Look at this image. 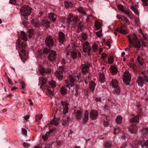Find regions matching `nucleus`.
<instances>
[{
    "label": "nucleus",
    "instance_id": "obj_1",
    "mask_svg": "<svg viewBox=\"0 0 148 148\" xmlns=\"http://www.w3.org/2000/svg\"><path fill=\"white\" fill-rule=\"evenodd\" d=\"M17 43L18 44L16 45V48L17 49V47H18L19 48L21 49V53L19 52V51H18V52L21 59L23 62H24L28 58L27 55L25 52L27 46V45L25 42L22 43L18 42Z\"/></svg>",
    "mask_w": 148,
    "mask_h": 148
},
{
    "label": "nucleus",
    "instance_id": "obj_2",
    "mask_svg": "<svg viewBox=\"0 0 148 148\" xmlns=\"http://www.w3.org/2000/svg\"><path fill=\"white\" fill-rule=\"evenodd\" d=\"M128 40L130 44L136 49L137 50H139L141 47V44L135 34L127 36Z\"/></svg>",
    "mask_w": 148,
    "mask_h": 148
},
{
    "label": "nucleus",
    "instance_id": "obj_3",
    "mask_svg": "<svg viewBox=\"0 0 148 148\" xmlns=\"http://www.w3.org/2000/svg\"><path fill=\"white\" fill-rule=\"evenodd\" d=\"M20 12L21 14V16H23L24 18L28 20V16H29L32 12V8L27 5H24L20 9Z\"/></svg>",
    "mask_w": 148,
    "mask_h": 148
},
{
    "label": "nucleus",
    "instance_id": "obj_4",
    "mask_svg": "<svg viewBox=\"0 0 148 148\" xmlns=\"http://www.w3.org/2000/svg\"><path fill=\"white\" fill-rule=\"evenodd\" d=\"M141 73L143 76L138 77L137 82L139 86L142 87L145 82L148 83V76L146 75L144 71L142 72Z\"/></svg>",
    "mask_w": 148,
    "mask_h": 148
},
{
    "label": "nucleus",
    "instance_id": "obj_5",
    "mask_svg": "<svg viewBox=\"0 0 148 148\" xmlns=\"http://www.w3.org/2000/svg\"><path fill=\"white\" fill-rule=\"evenodd\" d=\"M79 21V19L77 17L73 16L72 14H70L67 18V25H69L71 23L73 25V27H75L78 22Z\"/></svg>",
    "mask_w": 148,
    "mask_h": 148
},
{
    "label": "nucleus",
    "instance_id": "obj_6",
    "mask_svg": "<svg viewBox=\"0 0 148 148\" xmlns=\"http://www.w3.org/2000/svg\"><path fill=\"white\" fill-rule=\"evenodd\" d=\"M66 71L64 67L60 66L58 70L56 71L55 73V75L56 77L59 81H61L63 78V72Z\"/></svg>",
    "mask_w": 148,
    "mask_h": 148
},
{
    "label": "nucleus",
    "instance_id": "obj_7",
    "mask_svg": "<svg viewBox=\"0 0 148 148\" xmlns=\"http://www.w3.org/2000/svg\"><path fill=\"white\" fill-rule=\"evenodd\" d=\"M83 47L84 52V53L87 52L88 56H90L91 55V48L89 42L88 41L85 42L83 44Z\"/></svg>",
    "mask_w": 148,
    "mask_h": 148
},
{
    "label": "nucleus",
    "instance_id": "obj_8",
    "mask_svg": "<svg viewBox=\"0 0 148 148\" xmlns=\"http://www.w3.org/2000/svg\"><path fill=\"white\" fill-rule=\"evenodd\" d=\"M131 76L130 74L128 71L124 72L123 80L124 82L127 85H129L131 81Z\"/></svg>",
    "mask_w": 148,
    "mask_h": 148
},
{
    "label": "nucleus",
    "instance_id": "obj_9",
    "mask_svg": "<svg viewBox=\"0 0 148 148\" xmlns=\"http://www.w3.org/2000/svg\"><path fill=\"white\" fill-rule=\"evenodd\" d=\"M45 42L46 45L49 48L54 45V42L51 36H47L45 38Z\"/></svg>",
    "mask_w": 148,
    "mask_h": 148
},
{
    "label": "nucleus",
    "instance_id": "obj_10",
    "mask_svg": "<svg viewBox=\"0 0 148 148\" xmlns=\"http://www.w3.org/2000/svg\"><path fill=\"white\" fill-rule=\"evenodd\" d=\"M140 144L143 148H148V140H147L146 141L136 140L135 145L137 146Z\"/></svg>",
    "mask_w": 148,
    "mask_h": 148
},
{
    "label": "nucleus",
    "instance_id": "obj_11",
    "mask_svg": "<svg viewBox=\"0 0 148 148\" xmlns=\"http://www.w3.org/2000/svg\"><path fill=\"white\" fill-rule=\"evenodd\" d=\"M118 7L119 10L122 11L125 14L127 15L130 18L132 19V18L130 17L129 15L130 14V10L129 9H126V8H125L123 5L120 4L118 5Z\"/></svg>",
    "mask_w": 148,
    "mask_h": 148
},
{
    "label": "nucleus",
    "instance_id": "obj_12",
    "mask_svg": "<svg viewBox=\"0 0 148 148\" xmlns=\"http://www.w3.org/2000/svg\"><path fill=\"white\" fill-rule=\"evenodd\" d=\"M56 54L55 51L51 50L47 56L48 59L50 61H55L56 58Z\"/></svg>",
    "mask_w": 148,
    "mask_h": 148
},
{
    "label": "nucleus",
    "instance_id": "obj_13",
    "mask_svg": "<svg viewBox=\"0 0 148 148\" xmlns=\"http://www.w3.org/2000/svg\"><path fill=\"white\" fill-rule=\"evenodd\" d=\"M40 74L43 75H45L47 74H49L51 73V69L49 67L45 68L41 67L40 70Z\"/></svg>",
    "mask_w": 148,
    "mask_h": 148
},
{
    "label": "nucleus",
    "instance_id": "obj_14",
    "mask_svg": "<svg viewBox=\"0 0 148 148\" xmlns=\"http://www.w3.org/2000/svg\"><path fill=\"white\" fill-rule=\"evenodd\" d=\"M58 41L60 42L63 44L66 40L65 35L62 32L60 31L58 33Z\"/></svg>",
    "mask_w": 148,
    "mask_h": 148
},
{
    "label": "nucleus",
    "instance_id": "obj_15",
    "mask_svg": "<svg viewBox=\"0 0 148 148\" xmlns=\"http://www.w3.org/2000/svg\"><path fill=\"white\" fill-rule=\"evenodd\" d=\"M69 77L70 84L68 82H67V83L66 82L65 83L66 85V86L67 87H69L70 85L71 87H73L75 85V79L71 75H69Z\"/></svg>",
    "mask_w": 148,
    "mask_h": 148
},
{
    "label": "nucleus",
    "instance_id": "obj_16",
    "mask_svg": "<svg viewBox=\"0 0 148 148\" xmlns=\"http://www.w3.org/2000/svg\"><path fill=\"white\" fill-rule=\"evenodd\" d=\"M50 22L48 20L44 19H43L40 23V26L44 27V29H46L49 27L50 26Z\"/></svg>",
    "mask_w": 148,
    "mask_h": 148
},
{
    "label": "nucleus",
    "instance_id": "obj_17",
    "mask_svg": "<svg viewBox=\"0 0 148 148\" xmlns=\"http://www.w3.org/2000/svg\"><path fill=\"white\" fill-rule=\"evenodd\" d=\"M90 117L92 119H95L98 116L97 112L96 110H92L90 113Z\"/></svg>",
    "mask_w": 148,
    "mask_h": 148
},
{
    "label": "nucleus",
    "instance_id": "obj_18",
    "mask_svg": "<svg viewBox=\"0 0 148 148\" xmlns=\"http://www.w3.org/2000/svg\"><path fill=\"white\" fill-rule=\"evenodd\" d=\"M82 68L83 74L86 75L88 73V69L89 68L88 66L86 64H82Z\"/></svg>",
    "mask_w": 148,
    "mask_h": 148
},
{
    "label": "nucleus",
    "instance_id": "obj_19",
    "mask_svg": "<svg viewBox=\"0 0 148 148\" xmlns=\"http://www.w3.org/2000/svg\"><path fill=\"white\" fill-rule=\"evenodd\" d=\"M128 130L131 133H135L137 131L138 129L136 125H132L129 127Z\"/></svg>",
    "mask_w": 148,
    "mask_h": 148
},
{
    "label": "nucleus",
    "instance_id": "obj_20",
    "mask_svg": "<svg viewBox=\"0 0 148 148\" xmlns=\"http://www.w3.org/2000/svg\"><path fill=\"white\" fill-rule=\"evenodd\" d=\"M75 117L77 119H79L82 117V112L80 110H77L75 113Z\"/></svg>",
    "mask_w": 148,
    "mask_h": 148
},
{
    "label": "nucleus",
    "instance_id": "obj_21",
    "mask_svg": "<svg viewBox=\"0 0 148 148\" xmlns=\"http://www.w3.org/2000/svg\"><path fill=\"white\" fill-rule=\"evenodd\" d=\"M62 105L63 106V113L64 114H65L68 112L69 104L64 102V103H62Z\"/></svg>",
    "mask_w": 148,
    "mask_h": 148
},
{
    "label": "nucleus",
    "instance_id": "obj_22",
    "mask_svg": "<svg viewBox=\"0 0 148 148\" xmlns=\"http://www.w3.org/2000/svg\"><path fill=\"white\" fill-rule=\"evenodd\" d=\"M130 122L133 123H138L139 122L138 117L135 115L133 116L130 120Z\"/></svg>",
    "mask_w": 148,
    "mask_h": 148
},
{
    "label": "nucleus",
    "instance_id": "obj_23",
    "mask_svg": "<svg viewBox=\"0 0 148 148\" xmlns=\"http://www.w3.org/2000/svg\"><path fill=\"white\" fill-rule=\"evenodd\" d=\"M140 132L141 136L145 137L148 135V128L146 127L143 129Z\"/></svg>",
    "mask_w": 148,
    "mask_h": 148
},
{
    "label": "nucleus",
    "instance_id": "obj_24",
    "mask_svg": "<svg viewBox=\"0 0 148 148\" xmlns=\"http://www.w3.org/2000/svg\"><path fill=\"white\" fill-rule=\"evenodd\" d=\"M52 144L53 143L46 144L44 147H43L42 146H35L34 148H52Z\"/></svg>",
    "mask_w": 148,
    "mask_h": 148
},
{
    "label": "nucleus",
    "instance_id": "obj_25",
    "mask_svg": "<svg viewBox=\"0 0 148 148\" xmlns=\"http://www.w3.org/2000/svg\"><path fill=\"white\" fill-rule=\"evenodd\" d=\"M31 23L35 27H38L39 26H40V24L39 23V21L37 19H33L32 20Z\"/></svg>",
    "mask_w": 148,
    "mask_h": 148
},
{
    "label": "nucleus",
    "instance_id": "obj_26",
    "mask_svg": "<svg viewBox=\"0 0 148 148\" xmlns=\"http://www.w3.org/2000/svg\"><path fill=\"white\" fill-rule=\"evenodd\" d=\"M96 86V84L95 82L93 81H91L89 84V88L92 92H93L95 90V88Z\"/></svg>",
    "mask_w": 148,
    "mask_h": 148
},
{
    "label": "nucleus",
    "instance_id": "obj_27",
    "mask_svg": "<svg viewBox=\"0 0 148 148\" xmlns=\"http://www.w3.org/2000/svg\"><path fill=\"white\" fill-rule=\"evenodd\" d=\"M20 36L21 38L23 40L25 41H27V40L25 32L24 31H22L21 32Z\"/></svg>",
    "mask_w": 148,
    "mask_h": 148
},
{
    "label": "nucleus",
    "instance_id": "obj_28",
    "mask_svg": "<svg viewBox=\"0 0 148 148\" xmlns=\"http://www.w3.org/2000/svg\"><path fill=\"white\" fill-rule=\"evenodd\" d=\"M49 17L50 19L52 20L53 21L55 22L56 21V16L53 13H51L49 14Z\"/></svg>",
    "mask_w": 148,
    "mask_h": 148
},
{
    "label": "nucleus",
    "instance_id": "obj_29",
    "mask_svg": "<svg viewBox=\"0 0 148 148\" xmlns=\"http://www.w3.org/2000/svg\"><path fill=\"white\" fill-rule=\"evenodd\" d=\"M39 80L41 81L42 83L41 85V87H44L46 86V79L44 78L43 77L41 78H40Z\"/></svg>",
    "mask_w": 148,
    "mask_h": 148
},
{
    "label": "nucleus",
    "instance_id": "obj_30",
    "mask_svg": "<svg viewBox=\"0 0 148 148\" xmlns=\"http://www.w3.org/2000/svg\"><path fill=\"white\" fill-rule=\"evenodd\" d=\"M116 31L123 34H126L127 33V32L125 30L123 29L122 28H117Z\"/></svg>",
    "mask_w": 148,
    "mask_h": 148
},
{
    "label": "nucleus",
    "instance_id": "obj_31",
    "mask_svg": "<svg viewBox=\"0 0 148 148\" xmlns=\"http://www.w3.org/2000/svg\"><path fill=\"white\" fill-rule=\"evenodd\" d=\"M55 117V116H54L53 119L51 121L50 123L57 126L59 124L58 120V119H56Z\"/></svg>",
    "mask_w": 148,
    "mask_h": 148
},
{
    "label": "nucleus",
    "instance_id": "obj_32",
    "mask_svg": "<svg viewBox=\"0 0 148 148\" xmlns=\"http://www.w3.org/2000/svg\"><path fill=\"white\" fill-rule=\"evenodd\" d=\"M88 117V112L87 110L85 112L84 116L83 119V121L84 123L87 122Z\"/></svg>",
    "mask_w": 148,
    "mask_h": 148
},
{
    "label": "nucleus",
    "instance_id": "obj_33",
    "mask_svg": "<svg viewBox=\"0 0 148 148\" xmlns=\"http://www.w3.org/2000/svg\"><path fill=\"white\" fill-rule=\"evenodd\" d=\"M111 83L112 87L113 88L119 87L118 85V82L116 80H113L112 81Z\"/></svg>",
    "mask_w": 148,
    "mask_h": 148
},
{
    "label": "nucleus",
    "instance_id": "obj_34",
    "mask_svg": "<svg viewBox=\"0 0 148 148\" xmlns=\"http://www.w3.org/2000/svg\"><path fill=\"white\" fill-rule=\"evenodd\" d=\"M48 84L53 88H55L56 86V83L55 81L53 80L49 81Z\"/></svg>",
    "mask_w": 148,
    "mask_h": 148
},
{
    "label": "nucleus",
    "instance_id": "obj_35",
    "mask_svg": "<svg viewBox=\"0 0 148 148\" xmlns=\"http://www.w3.org/2000/svg\"><path fill=\"white\" fill-rule=\"evenodd\" d=\"M130 9H131L137 15H138L139 14V12L138 11V9L134 6H131Z\"/></svg>",
    "mask_w": 148,
    "mask_h": 148
},
{
    "label": "nucleus",
    "instance_id": "obj_36",
    "mask_svg": "<svg viewBox=\"0 0 148 148\" xmlns=\"http://www.w3.org/2000/svg\"><path fill=\"white\" fill-rule=\"evenodd\" d=\"M121 92V90L119 87L114 88L113 92L114 94L119 95Z\"/></svg>",
    "mask_w": 148,
    "mask_h": 148
},
{
    "label": "nucleus",
    "instance_id": "obj_37",
    "mask_svg": "<svg viewBox=\"0 0 148 148\" xmlns=\"http://www.w3.org/2000/svg\"><path fill=\"white\" fill-rule=\"evenodd\" d=\"M112 143L110 141L106 142L104 145V147L105 148H110L112 146Z\"/></svg>",
    "mask_w": 148,
    "mask_h": 148
},
{
    "label": "nucleus",
    "instance_id": "obj_38",
    "mask_svg": "<svg viewBox=\"0 0 148 148\" xmlns=\"http://www.w3.org/2000/svg\"><path fill=\"white\" fill-rule=\"evenodd\" d=\"M69 119L68 117H66L65 119L63 120V121L62 123V125L64 126H65L69 123Z\"/></svg>",
    "mask_w": 148,
    "mask_h": 148
},
{
    "label": "nucleus",
    "instance_id": "obj_39",
    "mask_svg": "<svg viewBox=\"0 0 148 148\" xmlns=\"http://www.w3.org/2000/svg\"><path fill=\"white\" fill-rule=\"evenodd\" d=\"M137 60L140 65H143L144 62L141 56H138L137 58Z\"/></svg>",
    "mask_w": 148,
    "mask_h": 148
},
{
    "label": "nucleus",
    "instance_id": "obj_40",
    "mask_svg": "<svg viewBox=\"0 0 148 148\" xmlns=\"http://www.w3.org/2000/svg\"><path fill=\"white\" fill-rule=\"evenodd\" d=\"M71 56L73 59H76L77 57V53L75 51H73L71 53Z\"/></svg>",
    "mask_w": 148,
    "mask_h": 148
},
{
    "label": "nucleus",
    "instance_id": "obj_41",
    "mask_svg": "<svg viewBox=\"0 0 148 148\" xmlns=\"http://www.w3.org/2000/svg\"><path fill=\"white\" fill-rule=\"evenodd\" d=\"M77 26L78 28L81 31V32L83 31V27L84 25L82 22H80L79 23V22H78L76 26Z\"/></svg>",
    "mask_w": 148,
    "mask_h": 148
},
{
    "label": "nucleus",
    "instance_id": "obj_42",
    "mask_svg": "<svg viewBox=\"0 0 148 148\" xmlns=\"http://www.w3.org/2000/svg\"><path fill=\"white\" fill-rule=\"evenodd\" d=\"M114 61V58L112 56H110L108 58V63L109 64H113Z\"/></svg>",
    "mask_w": 148,
    "mask_h": 148
},
{
    "label": "nucleus",
    "instance_id": "obj_43",
    "mask_svg": "<svg viewBox=\"0 0 148 148\" xmlns=\"http://www.w3.org/2000/svg\"><path fill=\"white\" fill-rule=\"evenodd\" d=\"M110 68H111V72L112 73L115 74L117 73L118 70L116 67L111 65Z\"/></svg>",
    "mask_w": 148,
    "mask_h": 148
},
{
    "label": "nucleus",
    "instance_id": "obj_44",
    "mask_svg": "<svg viewBox=\"0 0 148 148\" xmlns=\"http://www.w3.org/2000/svg\"><path fill=\"white\" fill-rule=\"evenodd\" d=\"M95 26L97 30L99 29L101 27V23L97 21H95Z\"/></svg>",
    "mask_w": 148,
    "mask_h": 148
},
{
    "label": "nucleus",
    "instance_id": "obj_45",
    "mask_svg": "<svg viewBox=\"0 0 148 148\" xmlns=\"http://www.w3.org/2000/svg\"><path fill=\"white\" fill-rule=\"evenodd\" d=\"M122 117L121 116H117L116 118V121L117 124L121 123L122 121Z\"/></svg>",
    "mask_w": 148,
    "mask_h": 148
},
{
    "label": "nucleus",
    "instance_id": "obj_46",
    "mask_svg": "<svg viewBox=\"0 0 148 148\" xmlns=\"http://www.w3.org/2000/svg\"><path fill=\"white\" fill-rule=\"evenodd\" d=\"M105 79L104 75L103 74L101 73L100 75L99 81L102 83H104Z\"/></svg>",
    "mask_w": 148,
    "mask_h": 148
},
{
    "label": "nucleus",
    "instance_id": "obj_47",
    "mask_svg": "<svg viewBox=\"0 0 148 148\" xmlns=\"http://www.w3.org/2000/svg\"><path fill=\"white\" fill-rule=\"evenodd\" d=\"M82 36V40L83 41H84L87 40V36L86 34L84 32H82L81 34Z\"/></svg>",
    "mask_w": 148,
    "mask_h": 148
},
{
    "label": "nucleus",
    "instance_id": "obj_48",
    "mask_svg": "<svg viewBox=\"0 0 148 148\" xmlns=\"http://www.w3.org/2000/svg\"><path fill=\"white\" fill-rule=\"evenodd\" d=\"M60 92L62 94L65 95L66 93V90L65 87H62L60 89Z\"/></svg>",
    "mask_w": 148,
    "mask_h": 148
},
{
    "label": "nucleus",
    "instance_id": "obj_49",
    "mask_svg": "<svg viewBox=\"0 0 148 148\" xmlns=\"http://www.w3.org/2000/svg\"><path fill=\"white\" fill-rule=\"evenodd\" d=\"M98 46L95 43H94L92 45V48L94 52H96L98 50Z\"/></svg>",
    "mask_w": 148,
    "mask_h": 148
},
{
    "label": "nucleus",
    "instance_id": "obj_50",
    "mask_svg": "<svg viewBox=\"0 0 148 148\" xmlns=\"http://www.w3.org/2000/svg\"><path fill=\"white\" fill-rule=\"evenodd\" d=\"M121 21L124 23H128L129 24H130V23L128 19L126 18L124 16L122 17Z\"/></svg>",
    "mask_w": 148,
    "mask_h": 148
},
{
    "label": "nucleus",
    "instance_id": "obj_51",
    "mask_svg": "<svg viewBox=\"0 0 148 148\" xmlns=\"http://www.w3.org/2000/svg\"><path fill=\"white\" fill-rule=\"evenodd\" d=\"M42 117V115L41 114L36 115V121L39 120Z\"/></svg>",
    "mask_w": 148,
    "mask_h": 148
},
{
    "label": "nucleus",
    "instance_id": "obj_52",
    "mask_svg": "<svg viewBox=\"0 0 148 148\" xmlns=\"http://www.w3.org/2000/svg\"><path fill=\"white\" fill-rule=\"evenodd\" d=\"M78 10L79 12L81 13L82 14H83L84 15L86 14V13L83 10V8L82 7H81L78 8Z\"/></svg>",
    "mask_w": 148,
    "mask_h": 148
},
{
    "label": "nucleus",
    "instance_id": "obj_53",
    "mask_svg": "<svg viewBox=\"0 0 148 148\" xmlns=\"http://www.w3.org/2000/svg\"><path fill=\"white\" fill-rule=\"evenodd\" d=\"M50 52V50L47 48H45L43 50V53L44 54H47Z\"/></svg>",
    "mask_w": 148,
    "mask_h": 148
},
{
    "label": "nucleus",
    "instance_id": "obj_54",
    "mask_svg": "<svg viewBox=\"0 0 148 148\" xmlns=\"http://www.w3.org/2000/svg\"><path fill=\"white\" fill-rule=\"evenodd\" d=\"M28 36L30 38H31L33 34V30L32 29H29L28 30Z\"/></svg>",
    "mask_w": 148,
    "mask_h": 148
},
{
    "label": "nucleus",
    "instance_id": "obj_55",
    "mask_svg": "<svg viewBox=\"0 0 148 148\" xmlns=\"http://www.w3.org/2000/svg\"><path fill=\"white\" fill-rule=\"evenodd\" d=\"M22 24L25 27H28L29 26V23L27 21H23L22 22Z\"/></svg>",
    "mask_w": 148,
    "mask_h": 148
},
{
    "label": "nucleus",
    "instance_id": "obj_56",
    "mask_svg": "<svg viewBox=\"0 0 148 148\" xmlns=\"http://www.w3.org/2000/svg\"><path fill=\"white\" fill-rule=\"evenodd\" d=\"M130 68L133 70L134 71H136V65L134 64H131L130 65Z\"/></svg>",
    "mask_w": 148,
    "mask_h": 148
},
{
    "label": "nucleus",
    "instance_id": "obj_57",
    "mask_svg": "<svg viewBox=\"0 0 148 148\" xmlns=\"http://www.w3.org/2000/svg\"><path fill=\"white\" fill-rule=\"evenodd\" d=\"M96 34L98 37H101L102 36V31L101 30H100L99 31L97 32H96Z\"/></svg>",
    "mask_w": 148,
    "mask_h": 148
},
{
    "label": "nucleus",
    "instance_id": "obj_58",
    "mask_svg": "<svg viewBox=\"0 0 148 148\" xmlns=\"http://www.w3.org/2000/svg\"><path fill=\"white\" fill-rule=\"evenodd\" d=\"M22 133L25 136H26L27 135V131L24 128H22L21 129Z\"/></svg>",
    "mask_w": 148,
    "mask_h": 148
},
{
    "label": "nucleus",
    "instance_id": "obj_59",
    "mask_svg": "<svg viewBox=\"0 0 148 148\" xmlns=\"http://www.w3.org/2000/svg\"><path fill=\"white\" fill-rule=\"evenodd\" d=\"M141 1H143V3L144 6H147L148 5V0H141Z\"/></svg>",
    "mask_w": 148,
    "mask_h": 148
},
{
    "label": "nucleus",
    "instance_id": "obj_60",
    "mask_svg": "<svg viewBox=\"0 0 148 148\" xmlns=\"http://www.w3.org/2000/svg\"><path fill=\"white\" fill-rule=\"evenodd\" d=\"M10 3L14 5H17V3L16 0H10Z\"/></svg>",
    "mask_w": 148,
    "mask_h": 148
},
{
    "label": "nucleus",
    "instance_id": "obj_61",
    "mask_svg": "<svg viewBox=\"0 0 148 148\" xmlns=\"http://www.w3.org/2000/svg\"><path fill=\"white\" fill-rule=\"evenodd\" d=\"M66 55L67 56L69 54V53L70 51H71L70 49V47L69 46H68L66 48Z\"/></svg>",
    "mask_w": 148,
    "mask_h": 148
},
{
    "label": "nucleus",
    "instance_id": "obj_62",
    "mask_svg": "<svg viewBox=\"0 0 148 148\" xmlns=\"http://www.w3.org/2000/svg\"><path fill=\"white\" fill-rule=\"evenodd\" d=\"M66 7V8H68L71 6V4L68 2H65L64 3Z\"/></svg>",
    "mask_w": 148,
    "mask_h": 148
},
{
    "label": "nucleus",
    "instance_id": "obj_63",
    "mask_svg": "<svg viewBox=\"0 0 148 148\" xmlns=\"http://www.w3.org/2000/svg\"><path fill=\"white\" fill-rule=\"evenodd\" d=\"M23 146L25 148H28L29 146V144L27 143L24 142L23 144Z\"/></svg>",
    "mask_w": 148,
    "mask_h": 148
},
{
    "label": "nucleus",
    "instance_id": "obj_64",
    "mask_svg": "<svg viewBox=\"0 0 148 148\" xmlns=\"http://www.w3.org/2000/svg\"><path fill=\"white\" fill-rule=\"evenodd\" d=\"M103 125L105 127H107L109 125L108 121H105L104 122Z\"/></svg>",
    "mask_w": 148,
    "mask_h": 148
}]
</instances>
